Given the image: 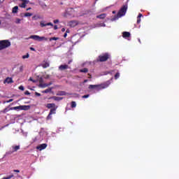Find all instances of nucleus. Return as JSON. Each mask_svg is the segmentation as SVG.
<instances>
[{
    "label": "nucleus",
    "mask_w": 179,
    "mask_h": 179,
    "mask_svg": "<svg viewBox=\"0 0 179 179\" xmlns=\"http://www.w3.org/2000/svg\"><path fill=\"white\" fill-rule=\"evenodd\" d=\"M50 92H51V88L45 90L44 91L42 92V93H50Z\"/></svg>",
    "instance_id": "nucleus-30"
},
{
    "label": "nucleus",
    "mask_w": 179,
    "mask_h": 179,
    "mask_svg": "<svg viewBox=\"0 0 179 179\" xmlns=\"http://www.w3.org/2000/svg\"><path fill=\"white\" fill-rule=\"evenodd\" d=\"M111 58V55L108 52L102 53L96 58V62H106Z\"/></svg>",
    "instance_id": "nucleus-1"
},
{
    "label": "nucleus",
    "mask_w": 179,
    "mask_h": 179,
    "mask_svg": "<svg viewBox=\"0 0 179 179\" xmlns=\"http://www.w3.org/2000/svg\"><path fill=\"white\" fill-rule=\"evenodd\" d=\"M39 83H40L39 86H41V87H45V86H50L51 85V83H50L48 85H45L43 86V85L41 84V83H43V78H41L39 79Z\"/></svg>",
    "instance_id": "nucleus-17"
},
{
    "label": "nucleus",
    "mask_w": 179,
    "mask_h": 179,
    "mask_svg": "<svg viewBox=\"0 0 179 179\" xmlns=\"http://www.w3.org/2000/svg\"><path fill=\"white\" fill-rule=\"evenodd\" d=\"M29 57H30V55H29V53H27L26 55L22 56V59H26V58H29Z\"/></svg>",
    "instance_id": "nucleus-32"
},
{
    "label": "nucleus",
    "mask_w": 179,
    "mask_h": 179,
    "mask_svg": "<svg viewBox=\"0 0 179 179\" xmlns=\"http://www.w3.org/2000/svg\"><path fill=\"white\" fill-rule=\"evenodd\" d=\"M13 101V99H10L8 101H6V103H12Z\"/></svg>",
    "instance_id": "nucleus-42"
},
{
    "label": "nucleus",
    "mask_w": 179,
    "mask_h": 179,
    "mask_svg": "<svg viewBox=\"0 0 179 179\" xmlns=\"http://www.w3.org/2000/svg\"><path fill=\"white\" fill-rule=\"evenodd\" d=\"M57 40H59V38H58V37H52V38H49V41H57Z\"/></svg>",
    "instance_id": "nucleus-26"
},
{
    "label": "nucleus",
    "mask_w": 179,
    "mask_h": 179,
    "mask_svg": "<svg viewBox=\"0 0 179 179\" xmlns=\"http://www.w3.org/2000/svg\"><path fill=\"white\" fill-rule=\"evenodd\" d=\"M68 68H69V66H68L66 64L60 65L59 66V71H65V69H68Z\"/></svg>",
    "instance_id": "nucleus-14"
},
{
    "label": "nucleus",
    "mask_w": 179,
    "mask_h": 179,
    "mask_svg": "<svg viewBox=\"0 0 179 179\" xmlns=\"http://www.w3.org/2000/svg\"><path fill=\"white\" fill-rule=\"evenodd\" d=\"M21 21H22V20H20V18H16L15 23H16V24H20Z\"/></svg>",
    "instance_id": "nucleus-27"
},
{
    "label": "nucleus",
    "mask_w": 179,
    "mask_h": 179,
    "mask_svg": "<svg viewBox=\"0 0 179 179\" xmlns=\"http://www.w3.org/2000/svg\"><path fill=\"white\" fill-rule=\"evenodd\" d=\"M62 31L64 33V31H65V28H62Z\"/></svg>",
    "instance_id": "nucleus-48"
},
{
    "label": "nucleus",
    "mask_w": 179,
    "mask_h": 179,
    "mask_svg": "<svg viewBox=\"0 0 179 179\" xmlns=\"http://www.w3.org/2000/svg\"><path fill=\"white\" fill-rule=\"evenodd\" d=\"M46 107L47 108H50V114H57V108H58V106L55 105V103H48Z\"/></svg>",
    "instance_id": "nucleus-5"
},
{
    "label": "nucleus",
    "mask_w": 179,
    "mask_h": 179,
    "mask_svg": "<svg viewBox=\"0 0 179 179\" xmlns=\"http://www.w3.org/2000/svg\"><path fill=\"white\" fill-rule=\"evenodd\" d=\"M53 23H55V24L59 23V20H55L53 21Z\"/></svg>",
    "instance_id": "nucleus-39"
},
{
    "label": "nucleus",
    "mask_w": 179,
    "mask_h": 179,
    "mask_svg": "<svg viewBox=\"0 0 179 179\" xmlns=\"http://www.w3.org/2000/svg\"><path fill=\"white\" fill-rule=\"evenodd\" d=\"M54 29L55 30H57L58 29V26L57 25H55L54 26Z\"/></svg>",
    "instance_id": "nucleus-44"
},
{
    "label": "nucleus",
    "mask_w": 179,
    "mask_h": 179,
    "mask_svg": "<svg viewBox=\"0 0 179 179\" xmlns=\"http://www.w3.org/2000/svg\"><path fill=\"white\" fill-rule=\"evenodd\" d=\"M48 66H50V63L47 62L42 64V67L44 69L48 68Z\"/></svg>",
    "instance_id": "nucleus-23"
},
{
    "label": "nucleus",
    "mask_w": 179,
    "mask_h": 179,
    "mask_svg": "<svg viewBox=\"0 0 179 179\" xmlns=\"http://www.w3.org/2000/svg\"><path fill=\"white\" fill-rule=\"evenodd\" d=\"M122 37L124 38H128L129 37H131V33L128 31H124L122 32Z\"/></svg>",
    "instance_id": "nucleus-13"
},
{
    "label": "nucleus",
    "mask_w": 179,
    "mask_h": 179,
    "mask_svg": "<svg viewBox=\"0 0 179 179\" xmlns=\"http://www.w3.org/2000/svg\"><path fill=\"white\" fill-rule=\"evenodd\" d=\"M1 20H0V26H1Z\"/></svg>",
    "instance_id": "nucleus-53"
},
{
    "label": "nucleus",
    "mask_w": 179,
    "mask_h": 179,
    "mask_svg": "<svg viewBox=\"0 0 179 179\" xmlns=\"http://www.w3.org/2000/svg\"><path fill=\"white\" fill-rule=\"evenodd\" d=\"M128 10V4L124 5L118 11L117 16L118 17H122V16H125L127 10Z\"/></svg>",
    "instance_id": "nucleus-4"
},
{
    "label": "nucleus",
    "mask_w": 179,
    "mask_h": 179,
    "mask_svg": "<svg viewBox=\"0 0 179 179\" xmlns=\"http://www.w3.org/2000/svg\"><path fill=\"white\" fill-rule=\"evenodd\" d=\"M41 27H45V26H51L52 27H54V24L52 22H48L46 24L44 23V22L41 21L40 22Z\"/></svg>",
    "instance_id": "nucleus-9"
},
{
    "label": "nucleus",
    "mask_w": 179,
    "mask_h": 179,
    "mask_svg": "<svg viewBox=\"0 0 179 179\" xmlns=\"http://www.w3.org/2000/svg\"><path fill=\"white\" fill-rule=\"evenodd\" d=\"M12 44L9 40H3L0 41V51L2 50H5V48H8L10 47Z\"/></svg>",
    "instance_id": "nucleus-3"
},
{
    "label": "nucleus",
    "mask_w": 179,
    "mask_h": 179,
    "mask_svg": "<svg viewBox=\"0 0 179 179\" xmlns=\"http://www.w3.org/2000/svg\"><path fill=\"white\" fill-rule=\"evenodd\" d=\"M33 17L34 18V17H36V16H34Z\"/></svg>",
    "instance_id": "nucleus-54"
},
{
    "label": "nucleus",
    "mask_w": 179,
    "mask_h": 179,
    "mask_svg": "<svg viewBox=\"0 0 179 179\" xmlns=\"http://www.w3.org/2000/svg\"><path fill=\"white\" fill-rule=\"evenodd\" d=\"M4 1L5 0H0V3H3Z\"/></svg>",
    "instance_id": "nucleus-47"
},
{
    "label": "nucleus",
    "mask_w": 179,
    "mask_h": 179,
    "mask_svg": "<svg viewBox=\"0 0 179 179\" xmlns=\"http://www.w3.org/2000/svg\"><path fill=\"white\" fill-rule=\"evenodd\" d=\"M57 96H66V92L65 91H60L57 93Z\"/></svg>",
    "instance_id": "nucleus-20"
},
{
    "label": "nucleus",
    "mask_w": 179,
    "mask_h": 179,
    "mask_svg": "<svg viewBox=\"0 0 179 179\" xmlns=\"http://www.w3.org/2000/svg\"><path fill=\"white\" fill-rule=\"evenodd\" d=\"M13 149V152H17L19 149H20V145H15L12 147Z\"/></svg>",
    "instance_id": "nucleus-22"
},
{
    "label": "nucleus",
    "mask_w": 179,
    "mask_h": 179,
    "mask_svg": "<svg viewBox=\"0 0 179 179\" xmlns=\"http://www.w3.org/2000/svg\"><path fill=\"white\" fill-rule=\"evenodd\" d=\"M35 95L37 96L38 97H40V96H41V94L38 92H35Z\"/></svg>",
    "instance_id": "nucleus-41"
},
{
    "label": "nucleus",
    "mask_w": 179,
    "mask_h": 179,
    "mask_svg": "<svg viewBox=\"0 0 179 179\" xmlns=\"http://www.w3.org/2000/svg\"><path fill=\"white\" fill-rule=\"evenodd\" d=\"M142 13H139L138 17H137V23L138 24H139V23H141V18L142 17Z\"/></svg>",
    "instance_id": "nucleus-21"
},
{
    "label": "nucleus",
    "mask_w": 179,
    "mask_h": 179,
    "mask_svg": "<svg viewBox=\"0 0 179 179\" xmlns=\"http://www.w3.org/2000/svg\"><path fill=\"white\" fill-rule=\"evenodd\" d=\"M66 33L68 34V33H69V29H66Z\"/></svg>",
    "instance_id": "nucleus-49"
},
{
    "label": "nucleus",
    "mask_w": 179,
    "mask_h": 179,
    "mask_svg": "<svg viewBox=\"0 0 179 179\" xmlns=\"http://www.w3.org/2000/svg\"><path fill=\"white\" fill-rule=\"evenodd\" d=\"M67 36H68V34L65 33L64 35V38H66Z\"/></svg>",
    "instance_id": "nucleus-45"
},
{
    "label": "nucleus",
    "mask_w": 179,
    "mask_h": 179,
    "mask_svg": "<svg viewBox=\"0 0 179 179\" xmlns=\"http://www.w3.org/2000/svg\"><path fill=\"white\" fill-rule=\"evenodd\" d=\"M24 16L25 17H30V16H33V13H25L24 14Z\"/></svg>",
    "instance_id": "nucleus-25"
},
{
    "label": "nucleus",
    "mask_w": 179,
    "mask_h": 179,
    "mask_svg": "<svg viewBox=\"0 0 179 179\" xmlns=\"http://www.w3.org/2000/svg\"><path fill=\"white\" fill-rule=\"evenodd\" d=\"M87 82V80H84V83H86Z\"/></svg>",
    "instance_id": "nucleus-51"
},
{
    "label": "nucleus",
    "mask_w": 179,
    "mask_h": 179,
    "mask_svg": "<svg viewBox=\"0 0 179 179\" xmlns=\"http://www.w3.org/2000/svg\"><path fill=\"white\" fill-rule=\"evenodd\" d=\"M10 110H18V111L24 110V111H26L27 110H30V106H26V105L15 106V107L10 108Z\"/></svg>",
    "instance_id": "nucleus-6"
},
{
    "label": "nucleus",
    "mask_w": 179,
    "mask_h": 179,
    "mask_svg": "<svg viewBox=\"0 0 179 179\" xmlns=\"http://www.w3.org/2000/svg\"><path fill=\"white\" fill-rule=\"evenodd\" d=\"M24 94H25L26 96H29L30 92H29V91H26V92H24Z\"/></svg>",
    "instance_id": "nucleus-40"
},
{
    "label": "nucleus",
    "mask_w": 179,
    "mask_h": 179,
    "mask_svg": "<svg viewBox=\"0 0 179 179\" xmlns=\"http://www.w3.org/2000/svg\"><path fill=\"white\" fill-rule=\"evenodd\" d=\"M71 62H72V61H69V64H71Z\"/></svg>",
    "instance_id": "nucleus-52"
},
{
    "label": "nucleus",
    "mask_w": 179,
    "mask_h": 179,
    "mask_svg": "<svg viewBox=\"0 0 179 179\" xmlns=\"http://www.w3.org/2000/svg\"><path fill=\"white\" fill-rule=\"evenodd\" d=\"M52 114H51L50 113H49L48 115L46 117V120H52Z\"/></svg>",
    "instance_id": "nucleus-29"
},
{
    "label": "nucleus",
    "mask_w": 179,
    "mask_h": 179,
    "mask_svg": "<svg viewBox=\"0 0 179 179\" xmlns=\"http://www.w3.org/2000/svg\"><path fill=\"white\" fill-rule=\"evenodd\" d=\"M107 16V14H106V13H102V14H101V15H97L96 16V18L97 19H106V17Z\"/></svg>",
    "instance_id": "nucleus-16"
},
{
    "label": "nucleus",
    "mask_w": 179,
    "mask_h": 179,
    "mask_svg": "<svg viewBox=\"0 0 179 179\" xmlns=\"http://www.w3.org/2000/svg\"><path fill=\"white\" fill-rule=\"evenodd\" d=\"M17 10H19V7L17 6H15L14 8H13L12 13H17Z\"/></svg>",
    "instance_id": "nucleus-19"
},
{
    "label": "nucleus",
    "mask_w": 179,
    "mask_h": 179,
    "mask_svg": "<svg viewBox=\"0 0 179 179\" xmlns=\"http://www.w3.org/2000/svg\"><path fill=\"white\" fill-rule=\"evenodd\" d=\"M40 5L42 8H47V5H45L44 3H40Z\"/></svg>",
    "instance_id": "nucleus-34"
},
{
    "label": "nucleus",
    "mask_w": 179,
    "mask_h": 179,
    "mask_svg": "<svg viewBox=\"0 0 179 179\" xmlns=\"http://www.w3.org/2000/svg\"><path fill=\"white\" fill-rule=\"evenodd\" d=\"M29 38H32V40H35V41H43V40L47 41V38L44 36H40L38 35H31Z\"/></svg>",
    "instance_id": "nucleus-7"
},
{
    "label": "nucleus",
    "mask_w": 179,
    "mask_h": 179,
    "mask_svg": "<svg viewBox=\"0 0 179 179\" xmlns=\"http://www.w3.org/2000/svg\"><path fill=\"white\" fill-rule=\"evenodd\" d=\"M80 72L81 73H87V72H89V69L87 68H84V69H80Z\"/></svg>",
    "instance_id": "nucleus-18"
},
{
    "label": "nucleus",
    "mask_w": 179,
    "mask_h": 179,
    "mask_svg": "<svg viewBox=\"0 0 179 179\" xmlns=\"http://www.w3.org/2000/svg\"><path fill=\"white\" fill-rule=\"evenodd\" d=\"M13 171L14 173H20V171L17 169H15Z\"/></svg>",
    "instance_id": "nucleus-43"
},
{
    "label": "nucleus",
    "mask_w": 179,
    "mask_h": 179,
    "mask_svg": "<svg viewBox=\"0 0 179 179\" xmlns=\"http://www.w3.org/2000/svg\"><path fill=\"white\" fill-rule=\"evenodd\" d=\"M10 178H13V174L10 175V176H8V177H3V178H1V179H10Z\"/></svg>",
    "instance_id": "nucleus-31"
},
{
    "label": "nucleus",
    "mask_w": 179,
    "mask_h": 179,
    "mask_svg": "<svg viewBox=\"0 0 179 179\" xmlns=\"http://www.w3.org/2000/svg\"><path fill=\"white\" fill-rule=\"evenodd\" d=\"M99 26H101V27H106V24H104V22H103V23H101L99 24Z\"/></svg>",
    "instance_id": "nucleus-38"
},
{
    "label": "nucleus",
    "mask_w": 179,
    "mask_h": 179,
    "mask_svg": "<svg viewBox=\"0 0 179 179\" xmlns=\"http://www.w3.org/2000/svg\"><path fill=\"white\" fill-rule=\"evenodd\" d=\"M22 1V3L20 5V8H26V5L29 3V0H20Z\"/></svg>",
    "instance_id": "nucleus-12"
},
{
    "label": "nucleus",
    "mask_w": 179,
    "mask_h": 179,
    "mask_svg": "<svg viewBox=\"0 0 179 179\" xmlns=\"http://www.w3.org/2000/svg\"><path fill=\"white\" fill-rule=\"evenodd\" d=\"M76 107V102L75 101H71V108H75Z\"/></svg>",
    "instance_id": "nucleus-28"
},
{
    "label": "nucleus",
    "mask_w": 179,
    "mask_h": 179,
    "mask_svg": "<svg viewBox=\"0 0 179 179\" xmlns=\"http://www.w3.org/2000/svg\"><path fill=\"white\" fill-rule=\"evenodd\" d=\"M3 83H13V79L10 77H7L4 80H3Z\"/></svg>",
    "instance_id": "nucleus-11"
},
{
    "label": "nucleus",
    "mask_w": 179,
    "mask_h": 179,
    "mask_svg": "<svg viewBox=\"0 0 179 179\" xmlns=\"http://www.w3.org/2000/svg\"><path fill=\"white\" fill-rule=\"evenodd\" d=\"M90 94H86L82 96L83 99H87L88 97H90Z\"/></svg>",
    "instance_id": "nucleus-35"
},
{
    "label": "nucleus",
    "mask_w": 179,
    "mask_h": 179,
    "mask_svg": "<svg viewBox=\"0 0 179 179\" xmlns=\"http://www.w3.org/2000/svg\"><path fill=\"white\" fill-rule=\"evenodd\" d=\"M108 85L107 84H101V85H90L89 86L90 90L95 89L96 90H103V89H107Z\"/></svg>",
    "instance_id": "nucleus-2"
},
{
    "label": "nucleus",
    "mask_w": 179,
    "mask_h": 179,
    "mask_svg": "<svg viewBox=\"0 0 179 179\" xmlns=\"http://www.w3.org/2000/svg\"><path fill=\"white\" fill-rule=\"evenodd\" d=\"M118 78H120V73H116V74L115 75V79H118Z\"/></svg>",
    "instance_id": "nucleus-33"
},
{
    "label": "nucleus",
    "mask_w": 179,
    "mask_h": 179,
    "mask_svg": "<svg viewBox=\"0 0 179 179\" xmlns=\"http://www.w3.org/2000/svg\"><path fill=\"white\" fill-rule=\"evenodd\" d=\"M50 99H52V100H55V101H61L64 98L59 97V96H52Z\"/></svg>",
    "instance_id": "nucleus-15"
},
{
    "label": "nucleus",
    "mask_w": 179,
    "mask_h": 179,
    "mask_svg": "<svg viewBox=\"0 0 179 179\" xmlns=\"http://www.w3.org/2000/svg\"><path fill=\"white\" fill-rule=\"evenodd\" d=\"M31 51H36V49L34 48H30Z\"/></svg>",
    "instance_id": "nucleus-46"
},
{
    "label": "nucleus",
    "mask_w": 179,
    "mask_h": 179,
    "mask_svg": "<svg viewBox=\"0 0 179 179\" xmlns=\"http://www.w3.org/2000/svg\"><path fill=\"white\" fill-rule=\"evenodd\" d=\"M45 148H47V144L43 143V144H41L38 146H37L36 149H38V150H44V149H45Z\"/></svg>",
    "instance_id": "nucleus-10"
},
{
    "label": "nucleus",
    "mask_w": 179,
    "mask_h": 179,
    "mask_svg": "<svg viewBox=\"0 0 179 179\" xmlns=\"http://www.w3.org/2000/svg\"><path fill=\"white\" fill-rule=\"evenodd\" d=\"M29 80H30L31 82H33V83H36V80H33L32 78H29Z\"/></svg>",
    "instance_id": "nucleus-37"
},
{
    "label": "nucleus",
    "mask_w": 179,
    "mask_h": 179,
    "mask_svg": "<svg viewBox=\"0 0 179 179\" xmlns=\"http://www.w3.org/2000/svg\"><path fill=\"white\" fill-rule=\"evenodd\" d=\"M31 10V8H27V10Z\"/></svg>",
    "instance_id": "nucleus-50"
},
{
    "label": "nucleus",
    "mask_w": 179,
    "mask_h": 179,
    "mask_svg": "<svg viewBox=\"0 0 179 179\" xmlns=\"http://www.w3.org/2000/svg\"><path fill=\"white\" fill-rule=\"evenodd\" d=\"M8 111H10V108L8 109V108H4L3 110H1V113H3V114H6Z\"/></svg>",
    "instance_id": "nucleus-24"
},
{
    "label": "nucleus",
    "mask_w": 179,
    "mask_h": 179,
    "mask_svg": "<svg viewBox=\"0 0 179 179\" xmlns=\"http://www.w3.org/2000/svg\"><path fill=\"white\" fill-rule=\"evenodd\" d=\"M78 24H79V22L76 20H72L69 22V26H70V27H76Z\"/></svg>",
    "instance_id": "nucleus-8"
},
{
    "label": "nucleus",
    "mask_w": 179,
    "mask_h": 179,
    "mask_svg": "<svg viewBox=\"0 0 179 179\" xmlns=\"http://www.w3.org/2000/svg\"><path fill=\"white\" fill-rule=\"evenodd\" d=\"M18 89L20 90H24V87H23L22 85H21V86H20L19 87H18Z\"/></svg>",
    "instance_id": "nucleus-36"
}]
</instances>
